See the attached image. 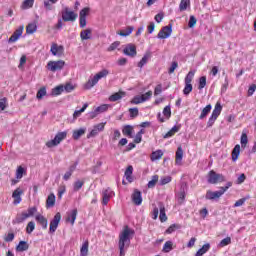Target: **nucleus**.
<instances>
[{
  "instance_id": "nucleus-43",
  "label": "nucleus",
  "mask_w": 256,
  "mask_h": 256,
  "mask_svg": "<svg viewBox=\"0 0 256 256\" xmlns=\"http://www.w3.org/2000/svg\"><path fill=\"white\" fill-rule=\"evenodd\" d=\"M162 251L164 253H169L170 251H173V242L172 241L165 242Z\"/></svg>"
},
{
  "instance_id": "nucleus-3",
  "label": "nucleus",
  "mask_w": 256,
  "mask_h": 256,
  "mask_svg": "<svg viewBox=\"0 0 256 256\" xmlns=\"http://www.w3.org/2000/svg\"><path fill=\"white\" fill-rule=\"evenodd\" d=\"M64 139H67V132H58L55 135L54 139L46 142V147H48V149H51L52 147H57V145H59L61 141H64Z\"/></svg>"
},
{
  "instance_id": "nucleus-24",
  "label": "nucleus",
  "mask_w": 256,
  "mask_h": 256,
  "mask_svg": "<svg viewBox=\"0 0 256 256\" xmlns=\"http://www.w3.org/2000/svg\"><path fill=\"white\" fill-rule=\"evenodd\" d=\"M211 249V244H204L195 254V256H204Z\"/></svg>"
},
{
  "instance_id": "nucleus-40",
  "label": "nucleus",
  "mask_w": 256,
  "mask_h": 256,
  "mask_svg": "<svg viewBox=\"0 0 256 256\" xmlns=\"http://www.w3.org/2000/svg\"><path fill=\"white\" fill-rule=\"evenodd\" d=\"M159 181V175L152 176V180H150L147 184L148 189H153Z\"/></svg>"
},
{
  "instance_id": "nucleus-31",
  "label": "nucleus",
  "mask_w": 256,
  "mask_h": 256,
  "mask_svg": "<svg viewBox=\"0 0 256 256\" xmlns=\"http://www.w3.org/2000/svg\"><path fill=\"white\" fill-rule=\"evenodd\" d=\"M221 111H223V106H221V103L217 102L212 112V116L218 118L219 115H221Z\"/></svg>"
},
{
  "instance_id": "nucleus-14",
  "label": "nucleus",
  "mask_w": 256,
  "mask_h": 256,
  "mask_svg": "<svg viewBox=\"0 0 256 256\" xmlns=\"http://www.w3.org/2000/svg\"><path fill=\"white\" fill-rule=\"evenodd\" d=\"M132 201L134 205H141L143 203V197L141 196V191L135 189L132 194Z\"/></svg>"
},
{
  "instance_id": "nucleus-19",
  "label": "nucleus",
  "mask_w": 256,
  "mask_h": 256,
  "mask_svg": "<svg viewBox=\"0 0 256 256\" xmlns=\"http://www.w3.org/2000/svg\"><path fill=\"white\" fill-rule=\"evenodd\" d=\"M52 55H57L61 57L63 55L64 48L63 46H58L57 44H53L50 49Z\"/></svg>"
},
{
  "instance_id": "nucleus-49",
  "label": "nucleus",
  "mask_w": 256,
  "mask_h": 256,
  "mask_svg": "<svg viewBox=\"0 0 256 256\" xmlns=\"http://www.w3.org/2000/svg\"><path fill=\"white\" fill-rule=\"evenodd\" d=\"M23 175H25V168L19 166L16 170V179H23Z\"/></svg>"
},
{
  "instance_id": "nucleus-15",
  "label": "nucleus",
  "mask_w": 256,
  "mask_h": 256,
  "mask_svg": "<svg viewBox=\"0 0 256 256\" xmlns=\"http://www.w3.org/2000/svg\"><path fill=\"white\" fill-rule=\"evenodd\" d=\"M26 219H29V215H27V212H22L21 214L16 215L12 223L13 225H19V223H23Z\"/></svg>"
},
{
  "instance_id": "nucleus-25",
  "label": "nucleus",
  "mask_w": 256,
  "mask_h": 256,
  "mask_svg": "<svg viewBox=\"0 0 256 256\" xmlns=\"http://www.w3.org/2000/svg\"><path fill=\"white\" fill-rule=\"evenodd\" d=\"M29 249V244L27 241H20L16 246V251L23 253V251H27Z\"/></svg>"
},
{
  "instance_id": "nucleus-61",
  "label": "nucleus",
  "mask_w": 256,
  "mask_h": 256,
  "mask_svg": "<svg viewBox=\"0 0 256 256\" xmlns=\"http://www.w3.org/2000/svg\"><path fill=\"white\" fill-rule=\"evenodd\" d=\"M7 109V98L0 99V111H5Z\"/></svg>"
},
{
  "instance_id": "nucleus-64",
  "label": "nucleus",
  "mask_w": 256,
  "mask_h": 256,
  "mask_svg": "<svg viewBox=\"0 0 256 256\" xmlns=\"http://www.w3.org/2000/svg\"><path fill=\"white\" fill-rule=\"evenodd\" d=\"M107 109H109V105L103 104L101 106H98L96 108V111H98V113H105V111H107Z\"/></svg>"
},
{
  "instance_id": "nucleus-18",
  "label": "nucleus",
  "mask_w": 256,
  "mask_h": 256,
  "mask_svg": "<svg viewBox=\"0 0 256 256\" xmlns=\"http://www.w3.org/2000/svg\"><path fill=\"white\" fill-rule=\"evenodd\" d=\"M158 207L160 211L159 219L161 223H165V221H167V214L165 213V204H163V202H159Z\"/></svg>"
},
{
  "instance_id": "nucleus-36",
  "label": "nucleus",
  "mask_w": 256,
  "mask_h": 256,
  "mask_svg": "<svg viewBox=\"0 0 256 256\" xmlns=\"http://www.w3.org/2000/svg\"><path fill=\"white\" fill-rule=\"evenodd\" d=\"M180 129H181V126L172 127V129L164 135V139H168V137H173V135H175V133L179 132Z\"/></svg>"
},
{
  "instance_id": "nucleus-34",
  "label": "nucleus",
  "mask_w": 256,
  "mask_h": 256,
  "mask_svg": "<svg viewBox=\"0 0 256 256\" xmlns=\"http://www.w3.org/2000/svg\"><path fill=\"white\" fill-rule=\"evenodd\" d=\"M37 31V24L35 23H30L26 26V33L28 35H33Z\"/></svg>"
},
{
  "instance_id": "nucleus-16",
  "label": "nucleus",
  "mask_w": 256,
  "mask_h": 256,
  "mask_svg": "<svg viewBox=\"0 0 256 256\" xmlns=\"http://www.w3.org/2000/svg\"><path fill=\"white\" fill-rule=\"evenodd\" d=\"M86 132H87V128H80V129L74 130L72 133V138L74 139V141H79V139H81V137H83V135H85Z\"/></svg>"
},
{
  "instance_id": "nucleus-12",
  "label": "nucleus",
  "mask_w": 256,
  "mask_h": 256,
  "mask_svg": "<svg viewBox=\"0 0 256 256\" xmlns=\"http://www.w3.org/2000/svg\"><path fill=\"white\" fill-rule=\"evenodd\" d=\"M105 129V123L96 124L90 133L87 135V139H91V137H97L101 131Z\"/></svg>"
},
{
  "instance_id": "nucleus-38",
  "label": "nucleus",
  "mask_w": 256,
  "mask_h": 256,
  "mask_svg": "<svg viewBox=\"0 0 256 256\" xmlns=\"http://www.w3.org/2000/svg\"><path fill=\"white\" fill-rule=\"evenodd\" d=\"M180 161H183V148L181 146L176 151V164L179 165Z\"/></svg>"
},
{
  "instance_id": "nucleus-27",
  "label": "nucleus",
  "mask_w": 256,
  "mask_h": 256,
  "mask_svg": "<svg viewBox=\"0 0 256 256\" xmlns=\"http://www.w3.org/2000/svg\"><path fill=\"white\" fill-rule=\"evenodd\" d=\"M55 200H56L55 194L51 193L46 199L47 209H49L50 207H55Z\"/></svg>"
},
{
  "instance_id": "nucleus-9",
  "label": "nucleus",
  "mask_w": 256,
  "mask_h": 256,
  "mask_svg": "<svg viewBox=\"0 0 256 256\" xmlns=\"http://www.w3.org/2000/svg\"><path fill=\"white\" fill-rule=\"evenodd\" d=\"M124 55L127 57H137V46L135 44H127L123 49Z\"/></svg>"
},
{
  "instance_id": "nucleus-11",
  "label": "nucleus",
  "mask_w": 256,
  "mask_h": 256,
  "mask_svg": "<svg viewBox=\"0 0 256 256\" xmlns=\"http://www.w3.org/2000/svg\"><path fill=\"white\" fill-rule=\"evenodd\" d=\"M224 194L225 192H223L221 188L219 191H215V192L208 190L206 192L205 199L210 201H215V199H220Z\"/></svg>"
},
{
  "instance_id": "nucleus-28",
  "label": "nucleus",
  "mask_w": 256,
  "mask_h": 256,
  "mask_svg": "<svg viewBox=\"0 0 256 256\" xmlns=\"http://www.w3.org/2000/svg\"><path fill=\"white\" fill-rule=\"evenodd\" d=\"M241 154V145H236L232 150V161H237L239 159V155Z\"/></svg>"
},
{
  "instance_id": "nucleus-1",
  "label": "nucleus",
  "mask_w": 256,
  "mask_h": 256,
  "mask_svg": "<svg viewBox=\"0 0 256 256\" xmlns=\"http://www.w3.org/2000/svg\"><path fill=\"white\" fill-rule=\"evenodd\" d=\"M135 235V230L125 226L123 231L119 234L118 247L120 256H125V250L131 245V237Z\"/></svg>"
},
{
  "instance_id": "nucleus-52",
  "label": "nucleus",
  "mask_w": 256,
  "mask_h": 256,
  "mask_svg": "<svg viewBox=\"0 0 256 256\" xmlns=\"http://www.w3.org/2000/svg\"><path fill=\"white\" fill-rule=\"evenodd\" d=\"M193 91V85L189 82H185V87L183 90L184 95H189Z\"/></svg>"
},
{
  "instance_id": "nucleus-17",
  "label": "nucleus",
  "mask_w": 256,
  "mask_h": 256,
  "mask_svg": "<svg viewBox=\"0 0 256 256\" xmlns=\"http://www.w3.org/2000/svg\"><path fill=\"white\" fill-rule=\"evenodd\" d=\"M23 194V191L21 190V188H17L13 193H12V197L14 199L13 204L14 205H19V203H21V195Z\"/></svg>"
},
{
  "instance_id": "nucleus-59",
  "label": "nucleus",
  "mask_w": 256,
  "mask_h": 256,
  "mask_svg": "<svg viewBox=\"0 0 256 256\" xmlns=\"http://www.w3.org/2000/svg\"><path fill=\"white\" fill-rule=\"evenodd\" d=\"M193 77H195V72L190 71L185 77V83H191L193 81Z\"/></svg>"
},
{
  "instance_id": "nucleus-20",
  "label": "nucleus",
  "mask_w": 256,
  "mask_h": 256,
  "mask_svg": "<svg viewBox=\"0 0 256 256\" xmlns=\"http://www.w3.org/2000/svg\"><path fill=\"white\" fill-rule=\"evenodd\" d=\"M36 221L41 225L42 229H47V225H49V222L47 221V218L45 216L38 214L36 215Z\"/></svg>"
},
{
  "instance_id": "nucleus-35",
  "label": "nucleus",
  "mask_w": 256,
  "mask_h": 256,
  "mask_svg": "<svg viewBox=\"0 0 256 256\" xmlns=\"http://www.w3.org/2000/svg\"><path fill=\"white\" fill-rule=\"evenodd\" d=\"M211 109H212L211 104H208L205 108H203V110L199 116V119H205V117H207V115H209V113H211Z\"/></svg>"
},
{
  "instance_id": "nucleus-42",
  "label": "nucleus",
  "mask_w": 256,
  "mask_h": 256,
  "mask_svg": "<svg viewBox=\"0 0 256 256\" xmlns=\"http://www.w3.org/2000/svg\"><path fill=\"white\" fill-rule=\"evenodd\" d=\"M35 3V0H24L21 9H31Z\"/></svg>"
},
{
  "instance_id": "nucleus-2",
  "label": "nucleus",
  "mask_w": 256,
  "mask_h": 256,
  "mask_svg": "<svg viewBox=\"0 0 256 256\" xmlns=\"http://www.w3.org/2000/svg\"><path fill=\"white\" fill-rule=\"evenodd\" d=\"M107 75H109V70L107 69H103L102 71L98 72L92 79L88 80L85 85L86 89L95 87V85L99 83V80L107 77Z\"/></svg>"
},
{
  "instance_id": "nucleus-47",
  "label": "nucleus",
  "mask_w": 256,
  "mask_h": 256,
  "mask_svg": "<svg viewBox=\"0 0 256 256\" xmlns=\"http://www.w3.org/2000/svg\"><path fill=\"white\" fill-rule=\"evenodd\" d=\"M149 57H151L150 54H145L142 59L140 60V62L138 63V67H140V69H143L144 65H147V61H149Z\"/></svg>"
},
{
  "instance_id": "nucleus-56",
  "label": "nucleus",
  "mask_w": 256,
  "mask_h": 256,
  "mask_svg": "<svg viewBox=\"0 0 256 256\" xmlns=\"http://www.w3.org/2000/svg\"><path fill=\"white\" fill-rule=\"evenodd\" d=\"M227 245H231V237H226L219 243V247H227Z\"/></svg>"
},
{
  "instance_id": "nucleus-13",
  "label": "nucleus",
  "mask_w": 256,
  "mask_h": 256,
  "mask_svg": "<svg viewBox=\"0 0 256 256\" xmlns=\"http://www.w3.org/2000/svg\"><path fill=\"white\" fill-rule=\"evenodd\" d=\"M24 26H19L12 34V36L8 39V43H15L19 41L21 35H23Z\"/></svg>"
},
{
  "instance_id": "nucleus-39",
  "label": "nucleus",
  "mask_w": 256,
  "mask_h": 256,
  "mask_svg": "<svg viewBox=\"0 0 256 256\" xmlns=\"http://www.w3.org/2000/svg\"><path fill=\"white\" fill-rule=\"evenodd\" d=\"M131 175H133V166H128L125 171V177L129 183L133 182V178H131Z\"/></svg>"
},
{
  "instance_id": "nucleus-22",
  "label": "nucleus",
  "mask_w": 256,
  "mask_h": 256,
  "mask_svg": "<svg viewBox=\"0 0 256 256\" xmlns=\"http://www.w3.org/2000/svg\"><path fill=\"white\" fill-rule=\"evenodd\" d=\"M77 219V209H73L71 212L67 213V222H71V225H75V220Z\"/></svg>"
},
{
  "instance_id": "nucleus-21",
  "label": "nucleus",
  "mask_w": 256,
  "mask_h": 256,
  "mask_svg": "<svg viewBox=\"0 0 256 256\" xmlns=\"http://www.w3.org/2000/svg\"><path fill=\"white\" fill-rule=\"evenodd\" d=\"M91 33H93V30H91V28H87L85 30H82L80 32V39L82 41H87V40L91 39Z\"/></svg>"
},
{
  "instance_id": "nucleus-33",
  "label": "nucleus",
  "mask_w": 256,
  "mask_h": 256,
  "mask_svg": "<svg viewBox=\"0 0 256 256\" xmlns=\"http://www.w3.org/2000/svg\"><path fill=\"white\" fill-rule=\"evenodd\" d=\"M163 157V151L162 150H156L152 152L151 154V161H159Z\"/></svg>"
},
{
  "instance_id": "nucleus-30",
  "label": "nucleus",
  "mask_w": 256,
  "mask_h": 256,
  "mask_svg": "<svg viewBox=\"0 0 256 256\" xmlns=\"http://www.w3.org/2000/svg\"><path fill=\"white\" fill-rule=\"evenodd\" d=\"M89 255V241H85L80 249V256Z\"/></svg>"
},
{
  "instance_id": "nucleus-6",
  "label": "nucleus",
  "mask_w": 256,
  "mask_h": 256,
  "mask_svg": "<svg viewBox=\"0 0 256 256\" xmlns=\"http://www.w3.org/2000/svg\"><path fill=\"white\" fill-rule=\"evenodd\" d=\"M63 67H65V61L63 60L49 61L47 64L48 71H52V73L62 71Z\"/></svg>"
},
{
  "instance_id": "nucleus-46",
  "label": "nucleus",
  "mask_w": 256,
  "mask_h": 256,
  "mask_svg": "<svg viewBox=\"0 0 256 256\" xmlns=\"http://www.w3.org/2000/svg\"><path fill=\"white\" fill-rule=\"evenodd\" d=\"M185 188H181L180 192L178 193V203L179 205H183V201H185Z\"/></svg>"
},
{
  "instance_id": "nucleus-48",
  "label": "nucleus",
  "mask_w": 256,
  "mask_h": 256,
  "mask_svg": "<svg viewBox=\"0 0 256 256\" xmlns=\"http://www.w3.org/2000/svg\"><path fill=\"white\" fill-rule=\"evenodd\" d=\"M207 85V77L202 76L199 78V84L198 89L201 91L202 89H205V86Z\"/></svg>"
},
{
  "instance_id": "nucleus-23",
  "label": "nucleus",
  "mask_w": 256,
  "mask_h": 256,
  "mask_svg": "<svg viewBox=\"0 0 256 256\" xmlns=\"http://www.w3.org/2000/svg\"><path fill=\"white\" fill-rule=\"evenodd\" d=\"M125 95L126 93L123 91L116 92L109 97V101H111L112 103H115L116 101H120V99L122 97H125Z\"/></svg>"
},
{
  "instance_id": "nucleus-41",
  "label": "nucleus",
  "mask_w": 256,
  "mask_h": 256,
  "mask_svg": "<svg viewBox=\"0 0 256 256\" xmlns=\"http://www.w3.org/2000/svg\"><path fill=\"white\" fill-rule=\"evenodd\" d=\"M63 91H64L63 85H59L53 88L51 93L54 97H57L58 95H61Z\"/></svg>"
},
{
  "instance_id": "nucleus-8",
  "label": "nucleus",
  "mask_w": 256,
  "mask_h": 256,
  "mask_svg": "<svg viewBox=\"0 0 256 256\" xmlns=\"http://www.w3.org/2000/svg\"><path fill=\"white\" fill-rule=\"evenodd\" d=\"M171 33H173V24H169L168 26L162 27L157 37L158 39H167L171 37Z\"/></svg>"
},
{
  "instance_id": "nucleus-7",
  "label": "nucleus",
  "mask_w": 256,
  "mask_h": 256,
  "mask_svg": "<svg viewBox=\"0 0 256 256\" xmlns=\"http://www.w3.org/2000/svg\"><path fill=\"white\" fill-rule=\"evenodd\" d=\"M77 13L69 10L67 7L62 11V21H65L66 23L71 21H77Z\"/></svg>"
},
{
  "instance_id": "nucleus-63",
  "label": "nucleus",
  "mask_w": 256,
  "mask_h": 256,
  "mask_svg": "<svg viewBox=\"0 0 256 256\" xmlns=\"http://www.w3.org/2000/svg\"><path fill=\"white\" fill-rule=\"evenodd\" d=\"M171 176H166L160 179V185H167L168 183H171Z\"/></svg>"
},
{
  "instance_id": "nucleus-53",
  "label": "nucleus",
  "mask_w": 256,
  "mask_h": 256,
  "mask_svg": "<svg viewBox=\"0 0 256 256\" xmlns=\"http://www.w3.org/2000/svg\"><path fill=\"white\" fill-rule=\"evenodd\" d=\"M47 95V89L45 87H42L38 90L36 97L37 99H43Z\"/></svg>"
},
{
  "instance_id": "nucleus-45",
  "label": "nucleus",
  "mask_w": 256,
  "mask_h": 256,
  "mask_svg": "<svg viewBox=\"0 0 256 256\" xmlns=\"http://www.w3.org/2000/svg\"><path fill=\"white\" fill-rule=\"evenodd\" d=\"M177 229H181V225L179 224H172L169 226V228L165 231L167 235H171V233H174V231H177Z\"/></svg>"
},
{
  "instance_id": "nucleus-55",
  "label": "nucleus",
  "mask_w": 256,
  "mask_h": 256,
  "mask_svg": "<svg viewBox=\"0 0 256 256\" xmlns=\"http://www.w3.org/2000/svg\"><path fill=\"white\" fill-rule=\"evenodd\" d=\"M177 67H179V63L177 61H173L171 63L170 68L168 69L169 75H173V73H175V69H177Z\"/></svg>"
},
{
  "instance_id": "nucleus-44",
  "label": "nucleus",
  "mask_w": 256,
  "mask_h": 256,
  "mask_svg": "<svg viewBox=\"0 0 256 256\" xmlns=\"http://www.w3.org/2000/svg\"><path fill=\"white\" fill-rule=\"evenodd\" d=\"M87 107H89V104L85 103L80 110H76L73 114L74 119H77V117H81V113H85V109H87Z\"/></svg>"
},
{
  "instance_id": "nucleus-4",
  "label": "nucleus",
  "mask_w": 256,
  "mask_h": 256,
  "mask_svg": "<svg viewBox=\"0 0 256 256\" xmlns=\"http://www.w3.org/2000/svg\"><path fill=\"white\" fill-rule=\"evenodd\" d=\"M225 181V176L223 174H217L215 170H211L208 173V183L211 185H217V183H223Z\"/></svg>"
},
{
  "instance_id": "nucleus-32",
  "label": "nucleus",
  "mask_w": 256,
  "mask_h": 256,
  "mask_svg": "<svg viewBox=\"0 0 256 256\" xmlns=\"http://www.w3.org/2000/svg\"><path fill=\"white\" fill-rule=\"evenodd\" d=\"M188 7H191V0H181L179 11H187Z\"/></svg>"
},
{
  "instance_id": "nucleus-54",
  "label": "nucleus",
  "mask_w": 256,
  "mask_h": 256,
  "mask_svg": "<svg viewBox=\"0 0 256 256\" xmlns=\"http://www.w3.org/2000/svg\"><path fill=\"white\" fill-rule=\"evenodd\" d=\"M240 143L242 147H247V143H249V139L247 138V133L245 132L242 133Z\"/></svg>"
},
{
  "instance_id": "nucleus-50",
  "label": "nucleus",
  "mask_w": 256,
  "mask_h": 256,
  "mask_svg": "<svg viewBox=\"0 0 256 256\" xmlns=\"http://www.w3.org/2000/svg\"><path fill=\"white\" fill-rule=\"evenodd\" d=\"M130 103L132 105H139V103H145V99L142 98L141 96H135L131 101Z\"/></svg>"
},
{
  "instance_id": "nucleus-51",
  "label": "nucleus",
  "mask_w": 256,
  "mask_h": 256,
  "mask_svg": "<svg viewBox=\"0 0 256 256\" xmlns=\"http://www.w3.org/2000/svg\"><path fill=\"white\" fill-rule=\"evenodd\" d=\"M33 231H35V222L30 221V222L27 224L26 233H28V235H31V233H33Z\"/></svg>"
},
{
  "instance_id": "nucleus-37",
  "label": "nucleus",
  "mask_w": 256,
  "mask_h": 256,
  "mask_svg": "<svg viewBox=\"0 0 256 256\" xmlns=\"http://www.w3.org/2000/svg\"><path fill=\"white\" fill-rule=\"evenodd\" d=\"M123 135H126L127 137H133V126L126 125L122 130Z\"/></svg>"
},
{
  "instance_id": "nucleus-58",
  "label": "nucleus",
  "mask_w": 256,
  "mask_h": 256,
  "mask_svg": "<svg viewBox=\"0 0 256 256\" xmlns=\"http://www.w3.org/2000/svg\"><path fill=\"white\" fill-rule=\"evenodd\" d=\"M197 25V18H195L193 15L190 16V20L188 22V27L190 29H193Z\"/></svg>"
},
{
  "instance_id": "nucleus-10",
  "label": "nucleus",
  "mask_w": 256,
  "mask_h": 256,
  "mask_svg": "<svg viewBox=\"0 0 256 256\" xmlns=\"http://www.w3.org/2000/svg\"><path fill=\"white\" fill-rule=\"evenodd\" d=\"M59 223H61V213L57 212L54 218L50 221V233H55V231H57Z\"/></svg>"
},
{
  "instance_id": "nucleus-29",
  "label": "nucleus",
  "mask_w": 256,
  "mask_h": 256,
  "mask_svg": "<svg viewBox=\"0 0 256 256\" xmlns=\"http://www.w3.org/2000/svg\"><path fill=\"white\" fill-rule=\"evenodd\" d=\"M102 204L107 205L109 203V199H111V191L109 189H106L102 192Z\"/></svg>"
},
{
  "instance_id": "nucleus-5",
  "label": "nucleus",
  "mask_w": 256,
  "mask_h": 256,
  "mask_svg": "<svg viewBox=\"0 0 256 256\" xmlns=\"http://www.w3.org/2000/svg\"><path fill=\"white\" fill-rule=\"evenodd\" d=\"M89 13H91L90 7H84L79 12V25L81 29H85V27H87V16H89Z\"/></svg>"
},
{
  "instance_id": "nucleus-60",
  "label": "nucleus",
  "mask_w": 256,
  "mask_h": 256,
  "mask_svg": "<svg viewBox=\"0 0 256 256\" xmlns=\"http://www.w3.org/2000/svg\"><path fill=\"white\" fill-rule=\"evenodd\" d=\"M163 115L166 117V119H169L171 117V106H166L163 109Z\"/></svg>"
},
{
  "instance_id": "nucleus-57",
  "label": "nucleus",
  "mask_w": 256,
  "mask_h": 256,
  "mask_svg": "<svg viewBox=\"0 0 256 256\" xmlns=\"http://www.w3.org/2000/svg\"><path fill=\"white\" fill-rule=\"evenodd\" d=\"M83 185H85V181L77 180L74 182V191H79Z\"/></svg>"
},
{
  "instance_id": "nucleus-26",
  "label": "nucleus",
  "mask_w": 256,
  "mask_h": 256,
  "mask_svg": "<svg viewBox=\"0 0 256 256\" xmlns=\"http://www.w3.org/2000/svg\"><path fill=\"white\" fill-rule=\"evenodd\" d=\"M135 27L133 26H128L126 30H122L120 32H117V35H120V37H129L133 33V30Z\"/></svg>"
},
{
  "instance_id": "nucleus-62",
  "label": "nucleus",
  "mask_w": 256,
  "mask_h": 256,
  "mask_svg": "<svg viewBox=\"0 0 256 256\" xmlns=\"http://www.w3.org/2000/svg\"><path fill=\"white\" fill-rule=\"evenodd\" d=\"M119 45H121L120 41H115L113 42L107 49V51H115V49H117V47H119Z\"/></svg>"
}]
</instances>
